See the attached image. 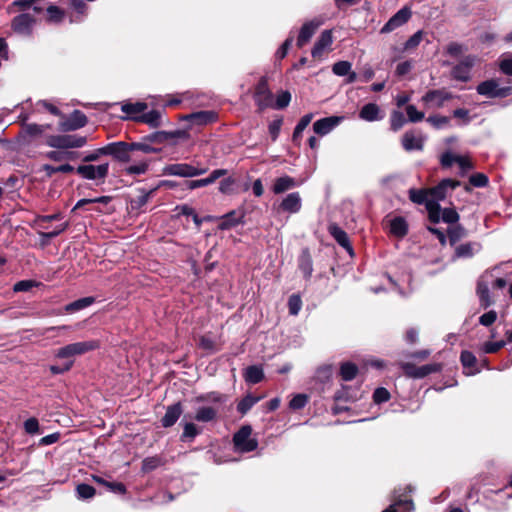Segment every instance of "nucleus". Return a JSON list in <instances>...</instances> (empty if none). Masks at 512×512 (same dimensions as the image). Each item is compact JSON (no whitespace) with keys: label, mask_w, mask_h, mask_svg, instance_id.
Listing matches in <instances>:
<instances>
[{"label":"nucleus","mask_w":512,"mask_h":512,"mask_svg":"<svg viewBox=\"0 0 512 512\" xmlns=\"http://www.w3.org/2000/svg\"><path fill=\"white\" fill-rule=\"evenodd\" d=\"M99 347L100 342L98 340L70 343L59 348L55 353V357L58 359L73 361L74 357L84 355L88 352L98 349Z\"/></svg>","instance_id":"1"},{"label":"nucleus","mask_w":512,"mask_h":512,"mask_svg":"<svg viewBox=\"0 0 512 512\" xmlns=\"http://www.w3.org/2000/svg\"><path fill=\"white\" fill-rule=\"evenodd\" d=\"M409 198L412 202L422 205L424 204L432 223L440 221V205L436 201L430 199L429 189H410Z\"/></svg>","instance_id":"2"},{"label":"nucleus","mask_w":512,"mask_h":512,"mask_svg":"<svg viewBox=\"0 0 512 512\" xmlns=\"http://www.w3.org/2000/svg\"><path fill=\"white\" fill-rule=\"evenodd\" d=\"M251 434L252 429L250 426H243L234 434L233 443L237 451L246 453L257 448L258 442L255 438L251 437Z\"/></svg>","instance_id":"3"},{"label":"nucleus","mask_w":512,"mask_h":512,"mask_svg":"<svg viewBox=\"0 0 512 512\" xmlns=\"http://www.w3.org/2000/svg\"><path fill=\"white\" fill-rule=\"evenodd\" d=\"M86 142V137L79 135H52L47 138V145L58 149L80 148Z\"/></svg>","instance_id":"4"},{"label":"nucleus","mask_w":512,"mask_h":512,"mask_svg":"<svg viewBox=\"0 0 512 512\" xmlns=\"http://www.w3.org/2000/svg\"><path fill=\"white\" fill-rule=\"evenodd\" d=\"M476 90L478 94L488 98H503L512 94V87H500L496 79L481 82Z\"/></svg>","instance_id":"5"},{"label":"nucleus","mask_w":512,"mask_h":512,"mask_svg":"<svg viewBox=\"0 0 512 512\" xmlns=\"http://www.w3.org/2000/svg\"><path fill=\"white\" fill-rule=\"evenodd\" d=\"M206 167H195L188 163H175L164 168V174L179 177H195L207 172Z\"/></svg>","instance_id":"6"},{"label":"nucleus","mask_w":512,"mask_h":512,"mask_svg":"<svg viewBox=\"0 0 512 512\" xmlns=\"http://www.w3.org/2000/svg\"><path fill=\"white\" fill-rule=\"evenodd\" d=\"M254 100L260 110L273 106V95L265 77H262L255 87Z\"/></svg>","instance_id":"7"},{"label":"nucleus","mask_w":512,"mask_h":512,"mask_svg":"<svg viewBox=\"0 0 512 512\" xmlns=\"http://www.w3.org/2000/svg\"><path fill=\"white\" fill-rule=\"evenodd\" d=\"M109 171V164L100 165H80L76 169V173L88 180H104Z\"/></svg>","instance_id":"8"},{"label":"nucleus","mask_w":512,"mask_h":512,"mask_svg":"<svg viewBox=\"0 0 512 512\" xmlns=\"http://www.w3.org/2000/svg\"><path fill=\"white\" fill-rule=\"evenodd\" d=\"M452 98V93L446 89H435L428 91L421 100L428 108H440Z\"/></svg>","instance_id":"9"},{"label":"nucleus","mask_w":512,"mask_h":512,"mask_svg":"<svg viewBox=\"0 0 512 512\" xmlns=\"http://www.w3.org/2000/svg\"><path fill=\"white\" fill-rule=\"evenodd\" d=\"M492 280L491 273H484L478 280L477 283V295L479 297L480 306L484 309L488 308L492 304H494V300L491 298L489 290H490V282Z\"/></svg>","instance_id":"10"},{"label":"nucleus","mask_w":512,"mask_h":512,"mask_svg":"<svg viewBox=\"0 0 512 512\" xmlns=\"http://www.w3.org/2000/svg\"><path fill=\"white\" fill-rule=\"evenodd\" d=\"M441 369L439 364H426L422 366H416L411 363H406L403 366L405 374L411 378L421 379L431 373L438 372Z\"/></svg>","instance_id":"11"},{"label":"nucleus","mask_w":512,"mask_h":512,"mask_svg":"<svg viewBox=\"0 0 512 512\" xmlns=\"http://www.w3.org/2000/svg\"><path fill=\"white\" fill-rule=\"evenodd\" d=\"M459 185V181L443 179L437 186L429 189L430 199L439 203V201L445 199L448 191H453Z\"/></svg>","instance_id":"12"},{"label":"nucleus","mask_w":512,"mask_h":512,"mask_svg":"<svg viewBox=\"0 0 512 512\" xmlns=\"http://www.w3.org/2000/svg\"><path fill=\"white\" fill-rule=\"evenodd\" d=\"M130 149V145L125 142H116L107 145L106 147L100 148L99 152L104 155H113L117 160L121 162H128L130 160L127 151Z\"/></svg>","instance_id":"13"},{"label":"nucleus","mask_w":512,"mask_h":512,"mask_svg":"<svg viewBox=\"0 0 512 512\" xmlns=\"http://www.w3.org/2000/svg\"><path fill=\"white\" fill-rule=\"evenodd\" d=\"M474 56H466L462 59V61L453 67L452 69V77L456 80H460L466 82L470 78V70L475 64Z\"/></svg>","instance_id":"14"},{"label":"nucleus","mask_w":512,"mask_h":512,"mask_svg":"<svg viewBox=\"0 0 512 512\" xmlns=\"http://www.w3.org/2000/svg\"><path fill=\"white\" fill-rule=\"evenodd\" d=\"M302 208V198L299 192L287 194L279 204V210L289 214H296Z\"/></svg>","instance_id":"15"},{"label":"nucleus","mask_w":512,"mask_h":512,"mask_svg":"<svg viewBox=\"0 0 512 512\" xmlns=\"http://www.w3.org/2000/svg\"><path fill=\"white\" fill-rule=\"evenodd\" d=\"M333 43V36L331 30H324L311 51L312 57L320 59L326 53Z\"/></svg>","instance_id":"16"},{"label":"nucleus","mask_w":512,"mask_h":512,"mask_svg":"<svg viewBox=\"0 0 512 512\" xmlns=\"http://www.w3.org/2000/svg\"><path fill=\"white\" fill-rule=\"evenodd\" d=\"M35 24V18L29 14H20L12 21L13 30L21 35H30Z\"/></svg>","instance_id":"17"},{"label":"nucleus","mask_w":512,"mask_h":512,"mask_svg":"<svg viewBox=\"0 0 512 512\" xmlns=\"http://www.w3.org/2000/svg\"><path fill=\"white\" fill-rule=\"evenodd\" d=\"M414 504L411 497L404 493L401 495H394L391 505L386 508V512H412Z\"/></svg>","instance_id":"18"},{"label":"nucleus","mask_w":512,"mask_h":512,"mask_svg":"<svg viewBox=\"0 0 512 512\" xmlns=\"http://www.w3.org/2000/svg\"><path fill=\"white\" fill-rule=\"evenodd\" d=\"M183 120L190 122L192 125H207L218 120V114L214 111H199L185 115Z\"/></svg>","instance_id":"19"},{"label":"nucleus","mask_w":512,"mask_h":512,"mask_svg":"<svg viewBox=\"0 0 512 512\" xmlns=\"http://www.w3.org/2000/svg\"><path fill=\"white\" fill-rule=\"evenodd\" d=\"M302 183V180H297L291 176L284 175L274 180L271 190L274 194H281L300 186Z\"/></svg>","instance_id":"20"},{"label":"nucleus","mask_w":512,"mask_h":512,"mask_svg":"<svg viewBox=\"0 0 512 512\" xmlns=\"http://www.w3.org/2000/svg\"><path fill=\"white\" fill-rule=\"evenodd\" d=\"M342 117L331 116L317 120L313 124V130L316 134L324 136L330 133L336 126L340 124Z\"/></svg>","instance_id":"21"},{"label":"nucleus","mask_w":512,"mask_h":512,"mask_svg":"<svg viewBox=\"0 0 512 512\" xmlns=\"http://www.w3.org/2000/svg\"><path fill=\"white\" fill-rule=\"evenodd\" d=\"M411 16L412 11L408 6L401 8L386 22V33L391 32L407 23Z\"/></svg>","instance_id":"22"},{"label":"nucleus","mask_w":512,"mask_h":512,"mask_svg":"<svg viewBox=\"0 0 512 512\" xmlns=\"http://www.w3.org/2000/svg\"><path fill=\"white\" fill-rule=\"evenodd\" d=\"M424 138L419 132L407 131L402 137V146L406 151L422 150Z\"/></svg>","instance_id":"23"},{"label":"nucleus","mask_w":512,"mask_h":512,"mask_svg":"<svg viewBox=\"0 0 512 512\" xmlns=\"http://www.w3.org/2000/svg\"><path fill=\"white\" fill-rule=\"evenodd\" d=\"M320 26V22L318 21H309L303 24V26L300 29L298 38H297V46L299 48H302L305 46L312 36L315 34L316 30Z\"/></svg>","instance_id":"24"},{"label":"nucleus","mask_w":512,"mask_h":512,"mask_svg":"<svg viewBox=\"0 0 512 512\" xmlns=\"http://www.w3.org/2000/svg\"><path fill=\"white\" fill-rule=\"evenodd\" d=\"M244 213L241 211H230L220 218L218 228L220 230L231 229L243 222Z\"/></svg>","instance_id":"25"},{"label":"nucleus","mask_w":512,"mask_h":512,"mask_svg":"<svg viewBox=\"0 0 512 512\" xmlns=\"http://www.w3.org/2000/svg\"><path fill=\"white\" fill-rule=\"evenodd\" d=\"M227 174L226 169H216L213 170L208 177L198 180H191L188 182V188L189 189H197L200 187L208 186L212 183H214L217 179L220 177H223Z\"/></svg>","instance_id":"26"},{"label":"nucleus","mask_w":512,"mask_h":512,"mask_svg":"<svg viewBox=\"0 0 512 512\" xmlns=\"http://www.w3.org/2000/svg\"><path fill=\"white\" fill-rule=\"evenodd\" d=\"M460 361L463 365L466 375H475L480 372V369L477 367V359L475 355L467 350L461 352Z\"/></svg>","instance_id":"27"},{"label":"nucleus","mask_w":512,"mask_h":512,"mask_svg":"<svg viewBox=\"0 0 512 512\" xmlns=\"http://www.w3.org/2000/svg\"><path fill=\"white\" fill-rule=\"evenodd\" d=\"M86 123L87 117L85 114L76 110L70 115L69 119L63 123V129L68 131L77 130L84 127Z\"/></svg>","instance_id":"28"},{"label":"nucleus","mask_w":512,"mask_h":512,"mask_svg":"<svg viewBox=\"0 0 512 512\" xmlns=\"http://www.w3.org/2000/svg\"><path fill=\"white\" fill-rule=\"evenodd\" d=\"M328 230H329V233L331 234V236L336 240V242L340 246H342L349 252H352V247L350 245L349 237H348L347 233L342 228H340L336 224H331L329 226Z\"/></svg>","instance_id":"29"},{"label":"nucleus","mask_w":512,"mask_h":512,"mask_svg":"<svg viewBox=\"0 0 512 512\" xmlns=\"http://www.w3.org/2000/svg\"><path fill=\"white\" fill-rule=\"evenodd\" d=\"M380 112L381 110L378 105L374 103H368L361 108L359 117L364 121L372 122L381 118Z\"/></svg>","instance_id":"30"},{"label":"nucleus","mask_w":512,"mask_h":512,"mask_svg":"<svg viewBox=\"0 0 512 512\" xmlns=\"http://www.w3.org/2000/svg\"><path fill=\"white\" fill-rule=\"evenodd\" d=\"M181 413L182 409L179 403L169 406L161 420L163 427H171L174 425L179 419Z\"/></svg>","instance_id":"31"},{"label":"nucleus","mask_w":512,"mask_h":512,"mask_svg":"<svg viewBox=\"0 0 512 512\" xmlns=\"http://www.w3.org/2000/svg\"><path fill=\"white\" fill-rule=\"evenodd\" d=\"M480 245L476 242L460 244L455 249V257L470 258L480 250Z\"/></svg>","instance_id":"32"},{"label":"nucleus","mask_w":512,"mask_h":512,"mask_svg":"<svg viewBox=\"0 0 512 512\" xmlns=\"http://www.w3.org/2000/svg\"><path fill=\"white\" fill-rule=\"evenodd\" d=\"M147 109V104L143 102L124 103L121 107L122 112L127 114L130 118L137 120Z\"/></svg>","instance_id":"33"},{"label":"nucleus","mask_w":512,"mask_h":512,"mask_svg":"<svg viewBox=\"0 0 512 512\" xmlns=\"http://www.w3.org/2000/svg\"><path fill=\"white\" fill-rule=\"evenodd\" d=\"M408 224L404 217L397 216L390 221V233L397 237L407 234Z\"/></svg>","instance_id":"34"},{"label":"nucleus","mask_w":512,"mask_h":512,"mask_svg":"<svg viewBox=\"0 0 512 512\" xmlns=\"http://www.w3.org/2000/svg\"><path fill=\"white\" fill-rule=\"evenodd\" d=\"M298 267L302 271L304 277L311 276L313 271L312 258L307 249L303 250L298 258Z\"/></svg>","instance_id":"35"},{"label":"nucleus","mask_w":512,"mask_h":512,"mask_svg":"<svg viewBox=\"0 0 512 512\" xmlns=\"http://www.w3.org/2000/svg\"><path fill=\"white\" fill-rule=\"evenodd\" d=\"M217 416V410L210 406L199 407L196 410L194 419L198 422H210Z\"/></svg>","instance_id":"36"},{"label":"nucleus","mask_w":512,"mask_h":512,"mask_svg":"<svg viewBox=\"0 0 512 512\" xmlns=\"http://www.w3.org/2000/svg\"><path fill=\"white\" fill-rule=\"evenodd\" d=\"M264 378V373L262 368L259 366H249L246 368L244 372V379L246 382L251 384H257L261 382Z\"/></svg>","instance_id":"37"},{"label":"nucleus","mask_w":512,"mask_h":512,"mask_svg":"<svg viewBox=\"0 0 512 512\" xmlns=\"http://www.w3.org/2000/svg\"><path fill=\"white\" fill-rule=\"evenodd\" d=\"M94 301H95V299L93 297H84V298L78 299L76 301H73V302L67 304L64 307V311L66 313H74V312H77V311H80L82 309L89 307L90 305H92L94 303Z\"/></svg>","instance_id":"38"},{"label":"nucleus","mask_w":512,"mask_h":512,"mask_svg":"<svg viewBox=\"0 0 512 512\" xmlns=\"http://www.w3.org/2000/svg\"><path fill=\"white\" fill-rule=\"evenodd\" d=\"M137 121L148 124L149 126L156 128L161 125V113L157 110H152L147 113H143L137 118Z\"/></svg>","instance_id":"39"},{"label":"nucleus","mask_w":512,"mask_h":512,"mask_svg":"<svg viewBox=\"0 0 512 512\" xmlns=\"http://www.w3.org/2000/svg\"><path fill=\"white\" fill-rule=\"evenodd\" d=\"M423 31L419 30L414 33L403 45V48H393V52L402 53L404 51H411L419 46L421 41L423 40Z\"/></svg>","instance_id":"40"},{"label":"nucleus","mask_w":512,"mask_h":512,"mask_svg":"<svg viewBox=\"0 0 512 512\" xmlns=\"http://www.w3.org/2000/svg\"><path fill=\"white\" fill-rule=\"evenodd\" d=\"M358 373V367L351 362H344L340 366V376L344 381H351Z\"/></svg>","instance_id":"41"},{"label":"nucleus","mask_w":512,"mask_h":512,"mask_svg":"<svg viewBox=\"0 0 512 512\" xmlns=\"http://www.w3.org/2000/svg\"><path fill=\"white\" fill-rule=\"evenodd\" d=\"M199 347L209 353H215L220 350V345L217 341L208 335H203L199 338Z\"/></svg>","instance_id":"42"},{"label":"nucleus","mask_w":512,"mask_h":512,"mask_svg":"<svg viewBox=\"0 0 512 512\" xmlns=\"http://www.w3.org/2000/svg\"><path fill=\"white\" fill-rule=\"evenodd\" d=\"M260 397L247 395L237 404V410L240 414H246L258 401Z\"/></svg>","instance_id":"43"},{"label":"nucleus","mask_w":512,"mask_h":512,"mask_svg":"<svg viewBox=\"0 0 512 512\" xmlns=\"http://www.w3.org/2000/svg\"><path fill=\"white\" fill-rule=\"evenodd\" d=\"M149 163L147 161H140L136 164L127 166L123 169V173L126 175H142L148 170Z\"/></svg>","instance_id":"44"},{"label":"nucleus","mask_w":512,"mask_h":512,"mask_svg":"<svg viewBox=\"0 0 512 512\" xmlns=\"http://www.w3.org/2000/svg\"><path fill=\"white\" fill-rule=\"evenodd\" d=\"M48 128H50L49 125L27 124L22 128V134L32 138L41 135Z\"/></svg>","instance_id":"45"},{"label":"nucleus","mask_w":512,"mask_h":512,"mask_svg":"<svg viewBox=\"0 0 512 512\" xmlns=\"http://www.w3.org/2000/svg\"><path fill=\"white\" fill-rule=\"evenodd\" d=\"M506 345V342L503 340L491 342L487 341L479 346V351L483 354H493L498 352L501 348Z\"/></svg>","instance_id":"46"},{"label":"nucleus","mask_w":512,"mask_h":512,"mask_svg":"<svg viewBox=\"0 0 512 512\" xmlns=\"http://www.w3.org/2000/svg\"><path fill=\"white\" fill-rule=\"evenodd\" d=\"M312 117V114H306L300 119L293 132L292 138L294 142H297L298 139L301 138L303 131L310 124Z\"/></svg>","instance_id":"47"},{"label":"nucleus","mask_w":512,"mask_h":512,"mask_svg":"<svg viewBox=\"0 0 512 512\" xmlns=\"http://www.w3.org/2000/svg\"><path fill=\"white\" fill-rule=\"evenodd\" d=\"M163 464V460L159 456L147 457L142 461V470L144 472H150L160 467Z\"/></svg>","instance_id":"48"},{"label":"nucleus","mask_w":512,"mask_h":512,"mask_svg":"<svg viewBox=\"0 0 512 512\" xmlns=\"http://www.w3.org/2000/svg\"><path fill=\"white\" fill-rule=\"evenodd\" d=\"M302 307V300L299 295L293 294L289 297L288 300V309L289 313L293 316H296Z\"/></svg>","instance_id":"49"},{"label":"nucleus","mask_w":512,"mask_h":512,"mask_svg":"<svg viewBox=\"0 0 512 512\" xmlns=\"http://www.w3.org/2000/svg\"><path fill=\"white\" fill-rule=\"evenodd\" d=\"M440 219H442L445 223H456L459 220V215L456 210L452 208H445L444 210L440 209Z\"/></svg>","instance_id":"50"},{"label":"nucleus","mask_w":512,"mask_h":512,"mask_svg":"<svg viewBox=\"0 0 512 512\" xmlns=\"http://www.w3.org/2000/svg\"><path fill=\"white\" fill-rule=\"evenodd\" d=\"M76 492L79 498L89 499L95 495V489L88 484H79L76 488Z\"/></svg>","instance_id":"51"},{"label":"nucleus","mask_w":512,"mask_h":512,"mask_svg":"<svg viewBox=\"0 0 512 512\" xmlns=\"http://www.w3.org/2000/svg\"><path fill=\"white\" fill-rule=\"evenodd\" d=\"M391 128L394 131H397L403 127V125L406 123V118L404 117L403 113L400 111H394L391 114Z\"/></svg>","instance_id":"52"},{"label":"nucleus","mask_w":512,"mask_h":512,"mask_svg":"<svg viewBox=\"0 0 512 512\" xmlns=\"http://www.w3.org/2000/svg\"><path fill=\"white\" fill-rule=\"evenodd\" d=\"M499 68L505 75L512 76V54L502 56L499 62Z\"/></svg>","instance_id":"53"},{"label":"nucleus","mask_w":512,"mask_h":512,"mask_svg":"<svg viewBox=\"0 0 512 512\" xmlns=\"http://www.w3.org/2000/svg\"><path fill=\"white\" fill-rule=\"evenodd\" d=\"M48 20L51 22H60L64 18V11L56 5H50L47 8Z\"/></svg>","instance_id":"54"},{"label":"nucleus","mask_w":512,"mask_h":512,"mask_svg":"<svg viewBox=\"0 0 512 512\" xmlns=\"http://www.w3.org/2000/svg\"><path fill=\"white\" fill-rule=\"evenodd\" d=\"M291 100V94L288 91H282L277 95V99L275 103H273L274 108L283 109L287 107Z\"/></svg>","instance_id":"55"},{"label":"nucleus","mask_w":512,"mask_h":512,"mask_svg":"<svg viewBox=\"0 0 512 512\" xmlns=\"http://www.w3.org/2000/svg\"><path fill=\"white\" fill-rule=\"evenodd\" d=\"M332 70L338 76H345L351 71V64L348 61H339L333 65Z\"/></svg>","instance_id":"56"},{"label":"nucleus","mask_w":512,"mask_h":512,"mask_svg":"<svg viewBox=\"0 0 512 512\" xmlns=\"http://www.w3.org/2000/svg\"><path fill=\"white\" fill-rule=\"evenodd\" d=\"M199 433V430L197 428V426L190 422V423H186L184 425V429H183V433H182V436H181V439L182 440H186V439H193L195 438Z\"/></svg>","instance_id":"57"},{"label":"nucleus","mask_w":512,"mask_h":512,"mask_svg":"<svg viewBox=\"0 0 512 512\" xmlns=\"http://www.w3.org/2000/svg\"><path fill=\"white\" fill-rule=\"evenodd\" d=\"M406 113L410 122H419L424 118V113L418 111L414 105H408L406 107Z\"/></svg>","instance_id":"58"},{"label":"nucleus","mask_w":512,"mask_h":512,"mask_svg":"<svg viewBox=\"0 0 512 512\" xmlns=\"http://www.w3.org/2000/svg\"><path fill=\"white\" fill-rule=\"evenodd\" d=\"M427 122L430 123L433 127L437 128V129H441V128L445 127L446 125H448L449 118L446 116H439V115L429 116L427 118Z\"/></svg>","instance_id":"59"},{"label":"nucleus","mask_w":512,"mask_h":512,"mask_svg":"<svg viewBox=\"0 0 512 512\" xmlns=\"http://www.w3.org/2000/svg\"><path fill=\"white\" fill-rule=\"evenodd\" d=\"M37 285L38 283L34 280H22L14 285L13 290L14 292H26Z\"/></svg>","instance_id":"60"},{"label":"nucleus","mask_w":512,"mask_h":512,"mask_svg":"<svg viewBox=\"0 0 512 512\" xmlns=\"http://www.w3.org/2000/svg\"><path fill=\"white\" fill-rule=\"evenodd\" d=\"M412 67H413V63L411 60H406V61L400 62L396 66L395 74L398 77H403L411 71Z\"/></svg>","instance_id":"61"},{"label":"nucleus","mask_w":512,"mask_h":512,"mask_svg":"<svg viewBox=\"0 0 512 512\" xmlns=\"http://www.w3.org/2000/svg\"><path fill=\"white\" fill-rule=\"evenodd\" d=\"M469 182L474 187H485L488 184V177L483 173H476L469 178Z\"/></svg>","instance_id":"62"},{"label":"nucleus","mask_w":512,"mask_h":512,"mask_svg":"<svg viewBox=\"0 0 512 512\" xmlns=\"http://www.w3.org/2000/svg\"><path fill=\"white\" fill-rule=\"evenodd\" d=\"M497 319V313L494 310H490L479 317V323L483 326L492 325Z\"/></svg>","instance_id":"63"},{"label":"nucleus","mask_w":512,"mask_h":512,"mask_svg":"<svg viewBox=\"0 0 512 512\" xmlns=\"http://www.w3.org/2000/svg\"><path fill=\"white\" fill-rule=\"evenodd\" d=\"M282 126V119L273 120L268 127L269 134L271 136L272 141H276L279 136L280 130Z\"/></svg>","instance_id":"64"}]
</instances>
